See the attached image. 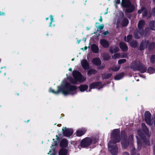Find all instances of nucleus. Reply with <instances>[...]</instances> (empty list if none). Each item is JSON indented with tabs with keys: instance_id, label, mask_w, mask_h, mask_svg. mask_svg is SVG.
<instances>
[{
	"instance_id": "obj_1",
	"label": "nucleus",
	"mask_w": 155,
	"mask_h": 155,
	"mask_svg": "<svg viewBox=\"0 0 155 155\" xmlns=\"http://www.w3.org/2000/svg\"><path fill=\"white\" fill-rule=\"evenodd\" d=\"M57 91H55L51 88H50L49 91L56 94L62 93L64 96L73 95L77 93V87L74 85H71L66 80L63 81L60 86L57 87Z\"/></svg>"
},
{
	"instance_id": "obj_2",
	"label": "nucleus",
	"mask_w": 155,
	"mask_h": 155,
	"mask_svg": "<svg viewBox=\"0 0 155 155\" xmlns=\"http://www.w3.org/2000/svg\"><path fill=\"white\" fill-rule=\"evenodd\" d=\"M120 131L118 129H114L111 134V140L109 142L108 149L112 155H117L118 153V149L116 143L120 140Z\"/></svg>"
},
{
	"instance_id": "obj_3",
	"label": "nucleus",
	"mask_w": 155,
	"mask_h": 155,
	"mask_svg": "<svg viewBox=\"0 0 155 155\" xmlns=\"http://www.w3.org/2000/svg\"><path fill=\"white\" fill-rule=\"evenodd\" d=\"M142 126L146 136L144 135V134H141L140 130H139L138 131V135L136 136V138L137 143V150H140L141 148L142 142H143L148 146L150 145L149 140L151 135L150 133L149 132L144 124L142 123Z\"/></svg>"
},
{
	"instance_id": "obj_4",
	"label": "nucleus",
	"mask_w": 155,
	"mask_h": 155,
	"mask_svg": "<svg viewBox=\"0 0 155 155\" xmlns=\"http://www.w3.org/2000/svg\"><path fill=\"white\" fill-rule=\"evenodd\" d=\"M98 140V137L95 136L85 137L81 141V146L83 148L87 147L92 144L96 143Z\"/></svg>"
},
{
	"instance_id": "obj_5",
	"label": "nucleus",
	"mask_w": 155,
	"mask_h": 155,
	"mask_svg": "<svg viewBox=\"0 0 155 155\" xmlns=\"http://www.w3.org/2000/svg\"><path fill=\"white\" fill-rule=\"evenodd\" d=\"M72 74L74 79H73L71 81L72 83L76 84L78 81L82 82L86 80V78L83 76L80 72L77 71H74Z\"/></svg>"
},
{
	"instance_id": "obj_6",
	"label": "nucleus",
	"mask_w": 155,
	"mask_h": 155,
	"mask_svg": "<svg viewBox=\"0 0 155 155\" xmlns=\"http://www.w3.org/2000/svg\"><path fill=\"white\" fill-rule=\"evenodd\" d=\"M131 67L133 70L139 71L141 73H144L147 70L146 67L139 61H136L131 65Z\"/></svg>"
},
{
	"instance_id": "obj_7",
	"label": "nucleus",
	"mask_w": 155,
	"mask_h": 155,
	"mask_svg": "<svg viewBox=\"0 0 155 155\" xmlns=\"http://www.w3.org/2000/svg\"><path fill=\"white\" fill-rule=\"evenodd\" d=\"M121 5L123 7L126 8V12L130 13L134 10V6L131 4L129 0H122Z\"/></svg>"
},
{
	"instance_id": "obj_8",
	"label": "nucleus",
	"mask_w": 155,
	"mask_h": 155,
	"mask_svg": "<svg viewBox=\"0 0 155 155\" xmlns=\"http://www.w3.org/2000/svg\"><path fill=\"white\" fill-rule=\"evenodd\" d=\"M133 135H131L129 137L127 141L125 139H123L121 141V144L124 148H126L129 144L132 145L133 143Z\"/></svg>"
},
{
	"instance_id": "obj_9",
	"label": "nucleus",
	"mask_w": 155,
	"mask_h": 155,
	"mask_svg": "<svg viewBox=\"0 0 155 155\" xmlns=\"http://www.w3.org/2000/svg\"><path fill=\"white\" fill-rule=\"evenodd\" d=\"M103 87V85L102 84L101 82H94L90 84L88 91H87V92H91L92 89L96 88L99 90Z\"/></svg>"
},
{
	"instance_id": "obj_10",
	"label": "nucleus",
	"mask_w": 155,
	"mask_h": 155,
	"mask_svg": "<svg viewBox=\"0 0 155 155\" xmlns=\"http://www.w3.org/2000/svg\"><path fill=\"white\" fill-rule=\"evenodd\" d=\"M151 114L149 111H146L145 113V120L147 124L149 125H152L153 123V119H151Z\"/></svg>"
},
{
	"instance_id": "obj_11",
	"label": "nucleus",
	"mask_w": 155,
	"mask_h": 155,
	"mask_svg": "<svg viewBox=\"0 0 155 155\" xmlns=\"http://www.w3.org/2000/svg\"><path fill=\"white\" fill-rule=\"evenodd\" d=\"M62 130L63 135L67 137H70L72 135L73 132L72 129L67 128L66 127H63Z\"/></svg>"
},
{
	"instance_id": "obj_12",
	"label": "nucleus",
	"mask_w": 155,
	"mask_h": 155,
	"mask_svg": "<svg viewBox=\"0 0 155 155\" xmlns=\"http://www.w3.org/2000/svg\"><path fill=\"white\" fill-rule=\"evenodd\" d=\"M86 130L85 128H82L79 129L76 131L77 136L81 137L86 132Z\"/></svg>"
},
{
	"instance_id": "obj_13",
	"label": "nucleus",
	"mask_w": 155,
	"mask_h": 155,
	"mask_svg": "<svg viewBox=\"0 0 155 155\" xmlns=\"http://www.w3.org/2000/svg\"><path fill=\"white\" fill-rule=\"evenodd\" d=\"M57 146V143L56 142L54 143V145L52 144V146H51V149L49 150V152L48 153V154L50 155H56L55 152V149Z\"/></svg>"
},
{
	"instance_id": "obj_14",
	"label": "nucleus",
	"mask_w": 155,
	"mask_h": 155,
	"mask_svg": "<svg viewBox=\"0 0 155 155\" xmlns=\"http://www.w3.org/2000/svg\"><path fill=\"white\" fill-rule=\"evenodd\" d=\"M59 155H69L68 149V148H61L59 151Z\"/></svg>"
},
{
	"instance_id": "obj_15",
	"label": "nucleus",
	"mask_w": 155,
	"mask_h": 155,
	"mask_svg": "<svg viewBox=\"0 0 155 155\" xmlns=\"http://www.w3.org/2000/svg\"><path fill=\"white\" fill-rule=\"evenodd\" d=\"M149 42L148 41H143L140 43V49L142 50L146 49L149 45Z\"/></svg>"
},
{
	"instance_id": "obj_16",
	"label": "nucleus",
	"mask_w": 155,
	"mask_h": 155,
	"mask_svg": "<svg viewBox=\"0 0 155 155\" xmlns=\"http://www.w3.org/2000/svg\"><path fill=\"white\" fill-rule=\"evenodd\" d=\"M81 64L83 68L85 70H87L89 68V64L87 61L85 59L82 60Z\"/></svg>"
},
{
	"instance_id": "obj_17",
	"label": "nucleus",
	"mask_w": 155,
	"mask_h": 155,
	"mask_svg": "<svg viewBox=\"0 0 155 155\" xmlns=\"http://www.w3.org/2000/svg\"><path fill=\"white\" fill-rule=\"evenodd\" d=\"M100 42L102 46L104 48H107L109 46V42L105 39H101Z\"/></svg>"
},
{
	"instance_id": "obj_18",
	"label": "nucleus",
	"mask_w": 155,
	"mask_h": 155,
	"mask_svg": "<svg viewBox=\"0 0 155 155\" xmlns=\"http://www.w3.org/2000/svg\"><path fill=\"white\" fill-rule=\"evenodd\" d=\"M88 87V86L86 84H82L79 86L78 88L80 91L81 92H84L85 91H88L87 90Z\"/></svg>"
},
{
	"instance_id": "obj_19",
	"label": "nucleus",
	"mask_w": 155,
	"mask_h": 155,
	"mask_svg": "<svg viewBox=\"0 0 155 155\" xmlns=\"http://www.w3.org/2000/svg\"><path fill=\"white\" fill-rule=\"evenodd\" d=\"M68 145V142L67 140L65 139H62L60 142V145L62 148H66Z\"/></svg>"
},
{
	"instance_id": "obj_20",
	"label": "nucleus",
	"mask_w": 155,
	"mask_h": 155,
	"mask_svg": "<svg viewBox=\"0 0 155 155\" xmlns=\"http://www.w3.org/2000/svg\"><path fill=\"white\" fill-rule=\"evenodd\" d=\"M139 14H141L143 13V16H147V11L146 8L144 7L142 8L141 9L139 10L138 11Z\"/></svg>"
},
{
	"instance_id": "obj_21",
	"label": "nucleus",
	"mask_w": 155,
	"mask_h": 155,
	"mask_svg": "<svg viewBox=\"0 0 155 155\" xmlns=\"http://www.w3.org/2000/svg\"><path fill=\"white\" fill-rule=\"evenodd\" d=\"M120 47L123 51H126L128 50V48L124 42H121L120 43Z\"/></svg>"
},
{
	"instance_id": "obj_22",
	"label": "nucleus",
	"mask_w": 155,
	"mask_h": 155,
	"mask_svg": "<svg viewBox=\"0 0 155 155\" xmlns=\"http://www.w3.org/2000/svg\"><path fill=\"white\" fill-rule=\"evenodd\" d=\"M91 48L94 53H97L99 52L98 47L95 44L92 45L91 46Z\"/></svg>"
},
{
	"instance_id": "obj_23",
	"label": "nucleus",
	"mask_w": 155,
	"mask_h": 155,
	"mask_svg": "<svg viewBox=\"0 0 155 155\" xmlns=\"http://www.w3.org/2000/svg\"><path fill=\"white\" fill-rule=\"evenodd\" d=\"M119 50V48L117 46H113L111 47L110 49V52L111 53H115Z\"/></svg>"
},
{
	"instance_id": "obj_24",
	"label": "nucleus",
	"mask_w": 155,
	"mask_h": 155,
	"mask_svg": "<svg viewBox=\"0 0 155 155\" xmlns=\"http://www.w3.org/2000/svg\"><path fill=\"white\" fill-rule=\"evenodd\" d=\"M143 31L142 30L140 32L135 31L134 33V36L135 38L138 39L143 35Z\"/></svg>"
},
{
	"instance_id": "obj_25",
	"label": "nucleus",
	"mask_w": 155,
	"mask_h": 155,
	"mask_svg": "<svg viewBox=\"0 0 155 155\" xmlns=\"http://www.w3.org/2000/svg\"><path fill=\"white\" fill-rule=\"evenodd\" d=\"M92 62L95 65H98L101 64V61L99 58H94L92 60Z\"/></svg>"
},
{
	"instance_id": "obj_26",
	"label": "nucleus",
	"mask_w": 155,
	"mask_h": 155,
	"mask_svg": "<svg viewBox=\"0 0 155 155\" xmlns=\"http://www.w3.org/2000/svg\"><path fill=\"white\" fill-rule=\"evenodd\" d=\"M144 25V21L143 20H141L139 21L138 25V27L140 30H142L143 27Z\"/></svg>"
},
{
	"instance_id": "obj_27",
	"label": "nucleus",
	"mask_w": 155,
	"mask_h": 155,
	"mask_svg": "<svg viewBox=\"0 0 155 155\" xmlns=\"http://www.w3.org/2000/svg\"><path fill=\"white\" fill-rule=\"evenodd\" d=\"M120 66H115L113 67L112 68H110L109 69L110 71H118L120 69Z\"/></svg>"
},
{
	"instance_id": "obj_28",
	"label": "nucleus",
	"mask_w": 155,
	"mask_h": 155,
	"mask_svg": "<svg viewBox=\"0 0 155 155\" xmlns=\"http://www.w3.org/2000/svg\"><path fill=\"white\" fill-rule=\"evenodd\" d=\"M126 55L121 56L120 54L119 53H117L115 54L113 56H112V57L113 59H116L119 58L120 57L125 58L126 57Z\"/></svg>"
},
{
	"instance_id": "obj_29",
	"label": "nucleus",
	"mask_w": 155,
	"mask_h": 155,
	"mask_svg": "<svg viewBox=\"0 0 155 155\" xmlns=\"http://www.w3.org/2000/svg\"><path fill=\"white\" fill-rule=\"evenodd\" d=\"M124 75L123 73H121L115 76V79L116 80H119L122 78Z\"/></svg>"
},
{
	"instance_id": "obj_30",
	"label": "nucleus",
	"mask_w": 155,
	"mask_h": 155,
	"mask_svg": "<svg viewBox=\"0 0 155 155\" xmlns=\"http://www.w3.org/2000/svg\"><path fill=\"white\" fill-rule=\"evenodd\" d=\"M147 72L150 74H153L155 72V69L153 68L150 67L147 69Z\"/></svg>"
},
{
	"instance_id": "obj_31",
	"label": "nucleus",
	"mask_w": 155,
	"mask_h": 155,
	"mask_svg": "<svg viewBox=\"0 0 155 155\" xmlns=\"http://www.w3.org/2000/svg\"><path fill=\"white\" fill-rule=\"evenodd\" d=\"M97 72L96 70L94 69H91L88 71L87 72V74L89 75L95 74Z\"/></svg>"
},
{
	"instance_id": "obj_32",
	"label": "nucleus",
	"mask_w": 155,
	"mask_h": 155,
	"mask_svg": "<svg viewBox=\"0 0 155 155\" xmlns=\"http://www.w3.org/2000/svg\"><path fill=\"white\" fill-rule=\"evenodd\" d=\"M129 22L128 20L126 18L123 19L122 22V25L123 26H125L127 25Z\"/></svg>"
},
{
	"instance_id": "obj_33",
	"label": "nucleus",
	"mask_w": 155,
	"mask_h": 155,
	"mask_svg": "<svg viewBox=\"0 0 155 155\" xmlns=\"http://www.w3.org/2000/svg\"><path fill=\"white\" fill-rule=\"evenodd\" d=\"M148 45L149 49L150 50H152L155 47V43L154 42H152L149 44Z\"/></svg>"
},
{
	"instance_id": "obj_34",
	"label": "nucleus",
	"mask_w": 155,
	"mask_h": 155,
	"mask_svg": "<svg viewBox=\"0 0 155 155\" xmlns=\"http://www.w3.org/2000/svg\"><path fill=\"white\" fill-rule=\"evenodd\" d=\"M150 26L151 29L153 30H155V22L154 21L151 22L150 24Z\"/></svg>"
},
{
	"instance_id": "obj_35",
	"label": "nucleus",
	"mask_w": 155,
	"mask_h": 155,
	"mask_svg": "<svg viewBox=\"0 0 155 155\" xmlns=\"http://www.w3.org/2000/svg\"><path fill=\"white\" fill-rule=\"evenodd\" d=\"M132 36L130 35H128L126 38V37L124 38V40L126 41L129 42L131 39Z\"/></svg>"
},
{
	"instance_id": "obj_36",
	"label": "nucleus",
	"mask_w": 155,
	"mask_h": 155,
	"mask_svg": "<svg viewBox=\"0 0 155 155\" xmlns=\"http://www.w3.org/2000/svg\"><path fill=\"white\" fill-rule=\"evenodd\" d=\"M130 45L132 47L135 48L137 46V44L135 41H134L130 43Z\"/></svg>"
},
{
	"instance_id": "obj_37",
	"label": "nucleus",
	"mask_w": 155,
	"mask_h": 155,
	"mask_svg": "<svg viewBox=\"0 0 155 155\" xmlns=\"http://www.w3.org/2000/svg\"><path fill=\"white\" fill-rule=\"evenodd\" d=\"M99 24L98 23H96L95 26L97 28L99 29H102L104 27V25L103 24H101L99 26H97V25Z\"/></svg>"
},
{
	"instance_id": "obj_38",
	"label": "nucleus",
	"mask_w": 155,
	"mask_h": 155,
	"mask_svg": "<svg viewBox=\"0 0 155 155\" xmlns=\"http://www.w3.org/2000/svg\"><path fill=\"white\" fill-rule=\"evenodd\" d=\"M126 61V60L125 59H120L118 61V64H119L125 63Z\"/></svg>"
},
{
	"instance_id": "obj_39",
	"label": "nucleus",
	"mask_w": 155,
	"mask_h": 155,
	"mask_svg": "<svg viewBox=\"0 0 155 155\" xmlns=\"http://www.w3.org/2000/svg\"><path fill=\"white\" fill-rule=\"evenodd\" d=\"M50 16V20H51V23H50V25H49V27L54 26V25H51V24H52V22L54 21V18H53V17L52 15H51Z\"/></svg>"
},
{
	"instance_id": "obj_40",
	"label": "nucleus",
	"mask_w": 155,
	"mask_h": 155,
	"mask_svg": "<svg viewBox=\"0 0 155 155\" xmlns=\"http://www.w3.org/2000/svg\"><path fill=\"white\" fill-rule=\"evenodd\" d=\"M150 61L153 64H155V55H153L151 58Z\"/></svg>"
},
{
	"instance_id": "obj_41",
	"label": "nucleus",
	"mask_w": 155,
	"mask_h": 155,
	"mask_svg": "<svg viewBox=\"0 0 155 155\" xmlns=\"http://www.w3.org/2000/svg\"><path fill=\"white\" fill-rule=\"evenodd\" d=\"M111 75H112L111 74H107L106 77H104V76H103L102 77H103V78H104L107 79V78H109L111 76Z\"/></svg>"
},
{
	"instance_id": "obj_42",
	"label": "nucleus",
	"mask_w": 155,
	"mask_h": 155,
	"mask_svg": "<svg viewBox=\"0 0 155 155\" xmlns=\"http://www.w3.org/2000/svg\"><path fill=\"white\" fill-rule=\"evenodd\" d=\"M108 32L107 31H106L104 32L103 33V35H104L103 36V35H102V36H103V37H104V36L108 35Z\"/></svg>"
},
{
	"instance_id": "obj_43",
	"label": "nucleus",
	"mask_w": 155,
	"mask_h": 155,
	"mask_svg": "<svg viewBox=\"0 0 155 155\" xmlns=\"http://www.w3.org/2000/svg\"><path fill=\"white\" fill-rule=\"evenodd\" d=\"M110 57L109 56L107 55V56L106 57L105 56L104 57V60H107L108 59H109V58H110Z\"/></svg>"
},
{
	"instance_id": "obj_44",
	"label": "nucleus",
	"mask_w": 155,
	"mask_h": 155,
	"mask_svg": "<svg viewBox=\"0 0 155 155\" xmlns=\"http://www.w3.org/2000/svg\"><path fill=\"white\" fill-rule=\"evenodd\" d=\"M115 2L117 4H119L120 3V0H115Z\"/></svg>"
},
{
	"instance_id": "obj_45",
	"label": "nucleus",
	"mask_w": 155,
	"mask_h": 155,
	"mask_svg": "<svg viewBox=\"0 0 155 155\" xmlns=\"http://www.w3.org/2000/svg\"><path fill=\"white\" fill-rule=\"evenodd\" d=\"M123 155H129V154L127 152H124Z\"/></svg>"
},
{
	"instance_id": "obj_46",
	"label": "nucleus",
	"mask_w": 155,
	"mask_h": 155,
	"mask_svg": "<svg viewBox=\"0 0 155 155\" xmlns=\"http://www.w3.org/2000/svg\"><path fill=\"white\" fill-rule=\"evenodd\" d=\"M99 21L101 22H102V18L101 16H100V18L99 19Z\"/></svg>"
},
{
	"instance_id": "obj_47",
	"label": "nucleus",
	"mask_w": 155,
	"mask_h": 155,
	"mask_svg": "<svg viewBox=\"0 0 155 155\" xmlns=\"http://www.w3.org/2000/svg\"><path fill=\"white\" fill-rule=\"evenodd\" d=\"M140 77H142L143 78H145V76H143V75L142 74H140Z\"/></svg>"
},
{
	"instance_id": "obj_48",
	"label": "nucleus",
	"mask_w": 155,
	"mask_h": 155,
	"mask_svg": "<svg viewBox=\"0 0 155 155\" xmlns=\"http://www.w3.org/2000/svg\"><path fill=\"white\" fill-rule=\"evenodd\" d=\"M5 15V13H3V12L1 13V12H0V15Z\"/></svg>"
},
{
	"instance_id": "obj_49",
	"label": "nucleus",
	"mask_w": 155,
	"mask_h": 155,
	"mask_svg": "<svg viewBox=\"0 0 155 155\" xmlns=\"http://www.w3.org/2000/svg\"><path fill=\"white\" fill-rule=\"evenodd\" d=\"M152 12L154 13H155V8H153L152 10Z\"/></svg>"
},
{
	"instance_id": "obj_50",
	"label": "nucleus",
	"mask_w": 155,
	"mask_h": 155,
	"mask_svg": "<svg viewBox=\"0 0 155 155\" xmlns=\"http://www.w3.org/2000/svg\"><path fill=\"white\" fill-rule=\"evenodd\" d=\"M2 68V69H3V70H5V71L6 70V68H5V67H4V68H2H2Z\"/></svg>"
},
{
	"instance_id": "obj_51",
	"label": "nucleus",
	"mask_w": 155,
	"mask_h": 155,
	"mask_svg": "<svg viewBox=\"0 0 155 155\" xmlns=\"http://www.w3.org/2000/svg\"><path fill=\"white\" fill-rule=\"evenodd\" d=\"M132 155H139L138 153H133L132 154Z\"/></svg>"
},
{
	"instance_id": "obj_52",
	"label": "nucleus",
	"mask_w": 155,
	"mask_h": 155,
	"mask_svg": "<svg viewBox=\"0 0 155 155\" xmlns=\"http://www.w3.org/2000/svg\"><path fill=\"white\" fill-rule=\"evenodd\" d=\"M148 30L149 29L148 28H146L145 30V32H147Z\"/></svg>"
},
{
	"instance_id": "obj_53",
	"label": "nucleus",
	"mask_w": 155,
	"mask_h": 155,
	"mask_svg": "<svg viewBox=\"0 0 155 155\" xmlns=\"http://www.w3.org/2000/svg\"><path fill=\"white\" fill-rule=\"evenodd\" d=\"M87 47H84V50H86V49H87Z\"/></svg>"
},
{
	"instance_id": "obj_54",
	"label": "nucleus",
	"mask_w": 155,
	"mask_h": 155,
	"mask_svg": "<svg viewBox=\"0 0 155 155\" xmlns=\"http://www.w3.org/2000/svg\"><path fill=\"white\" fill-rule=\"evenodd\" d=\"M81 41V40H78V43L79 44Z\"/></svg>"
},
{
	"instance_id": "obj_55",
	"label": "nucleus",
	"mask_w": 155,
	"mask_h": 155,
	"mask_svg": "<svg viewBox=\"0 0 155 155\" xmlns=\"http://www.w3.org/2000/svg\"><path fill=\"white\" fill-rule=\"evenodd\" d=\"M69 71H72V69L71 68H70L69 69Z\"/></svg>"
},
{
	"instance_id": "obj_56",
	"label": "nucleus",
	"mask_w": 155,
	"mask_h": 155,
	"mask_svg": "<svg viewBox=\"0 0 155 155\" xmlns=\"http://www.w3.org/2000/svg\"><path fill=\"white\" fill-rule=\"evenodd\" d=\"M90 28H89L88 27H87V30H89Z\"/></svg>"
},
{
	"instance_id": "obj_57",
	"label": "nucleus",
	"mask_w": 155,
	"mask_h": 155,
	"mask_svg": "<svg viewBox=\"0 0 155 155\" xmlns=\"http://www.w3.org/2000/svg\"><path fill=\"white\" fill-rule=\"evenodd\" d=\"M84 41H86V38H84Z\"/></svg>"
},
{
	"instance_id": "obj_58",
	"label": "nucleus",
	"mask_w": 155,
	"mask_h": 155,
	"mask_svg": "<svg viewBox=\"0 0 155 155\" xmlns=\"http://www.w3.org/2000/svg\"><path fill=\"white\" fill-rule=\"evenodd\" d=\"M46 19V20H47L48 19V18H47Z\"/></svg>"
},
{
	"instance_id": "obj_59",
	"label": "nucleus",
	"mask_w": 155,
	"mask_h": 155,
	"mask_svg": "<svg viewBox=\"0 0 155 155\" xmlns=\"http://www.w3.org/2000/svg\"><path fill=\"white\" fill-rule=\"evenodd\" d=\"M74 58L72 59V61H74Z\"/></svg>"
},
{
	"instance_id": "obj_60",
	"label": "nucleus",
	"mask_w": 155,
	"mask_h": 155,
	"mask_svg": "<svg viewBox=\"0 0 155 155\" xmlns=\"http://www.w3.org/2000/svg\"><path fill=\"white\" fill-rule=\"evenodd\" d=\"M137 81H139V80L138 79L137 80Z\"/></svg>"
},
{
	"instance_id": "obj_61",
	"label": "nucleus",
	"mask_w": 155,
	"mask_h": 155,
	"mask_svg": "<svg viewBox=\"0 0 155 155\" xmlns=\"http://www.w3.org/2000/svg\"><path fill=\"white\" fill-rule=\"evenodd\" d=\"M107 14V12H106V13H105V14Z\"/></svg>"
},
{
	"instance_id": "obj_62",
	"label": "nucleus",
	"mask_w": 155,
	"mask_h": 155,
	"mask_svg": "<svg viewBox=\"0 0 155 155\" xmlns=\"http://www.w3.org/2000/svg\"><path fill=\"white\" fill-rule=\"evenodd\" d=\"M4 74H5H5H6V73H5Z\"/></svg>"
},
{
	"instance_id": "obj_63",
	"label": "nucleus",
	"mask_w": 155,
	"mask_h": 155,
	"mask_svg": "<svg viewBox=\"0 0 155 155\" xmlns=\"http://www.w3.org/2000/svg\"><path fill=\"white\" fill-rule=\"evenodd\" d=\"M153 1H155V0H153Z\"/></svg>"
},
{
	"instance_id": "obj_64",
	"label": "nucleus",
	"mask_w": 155,
	"mask_h": 155,
	"mask_svg": "<svg viewBox=\"0 0 155 155\" xmlns=\"http://www.w3.org/2000/svg\"><path fill=\"white\" fill-rule=\"evenodd\" d=\"M82 49H83V50H84L83 48H82Z\"/></svg>"
}]
</instances>
